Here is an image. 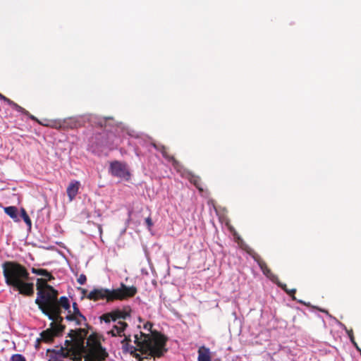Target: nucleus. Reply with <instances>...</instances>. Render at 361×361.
<instances>
[{
	"label": "nucleus",
	"mask_w": 361,
	"mask_h": 361,
	"mask_svg": "<svg viewBox=\"0 0 361 361\" xmlns=\"http://www.w3.org/2000/svg\"><path fill=\"white\" fill-rule=\"evenodd\" d=\"M276 284L280 287L288 295H290L293 300H295L296 298H295V294L296 293V289L295 288H293V289H288L287 286L284 283H281L280 281H277L276 282Z\"/></svg>",
	"instance_id": "nucleus-23"
},
{
	"label": "nucleus",
	"mask_w": 361,
	"mask_h": 361,
	"mask_svg": "<svg viewBox=\"0 0 361 361\" xmlns=\"http://www.w3.org/2000/svg\"><path fill=\"white\" fill-rule=\"evenodd\" d=\"M51 280L45 279H37L36 288L37 296L35 299V303L38 307L44 304H49L51 300L58 298L59 292L47 283Z\"/></svg>",
	"instance_id": "nucleus-5"
},
{
	"label": "nucleus",
	"mask_w": 361,
	"mask_h": 361,
	"mask_svg": "<svg viewBox=\"0 0 361 361\" xmlns=\"http://www.w3.org/2000/svg\"><path fill=\"white\" fill-rule=\"evenodd\" d=\"M4 212L9 216L14 221H20L18 218V212L16 207L10 206L4 208Z\"/></svg>",
	"instance_id": "nucleus-20"
},
{
	"label": "nucleus",
	"mask_w": 361,
	"mask_h": 361,
	"mask_svg": "<svg viewBox=\"0 0 361 361\" xmlns=\"http://www.w3.org/2000/svg\"><path fill=\"white\" fill-rule=\"evenodd\" d=\"M245 251L247 254H249L255 261H256L260 256L252 248L250 247H246Z\"/></svg>",
	"instance_id": "nucleus-29"
},
{
	"label": "nucleus",
	"mask_w": 361,
	"mask_h": 361,
	"mask_svg": "<svg viewBox=\"0 0 361 361\" xmlns=\"http://www.w3.org/2000/svg\"><path fill=\"white\" fill-rule=\"evenodd\" d=\"M80 183L78 180H73L70 182L66 189L69 201H73L78 193Z\"/></svg>",
	"instance_id": "nucleus-15"
},
{
	"label": "nucleus",
	"mask_w": 361,
	"mask_h": 361,
	"mask_svg": "<svg viewBox=\"0 0 361 361\" xmlns=\"http://www.w3.org/2000/svg\"><path fill=\"white\" fill-rule=\"evenodd\" d=\"M153 324L147 322L144 329L151 332V335L140 332V335H135V343L140 348L142 354L148 353L154 357H161L167 351L165 348L167 338L157 331H152Z\"/></svg>",
	"instance_id": "nucleus-1"
},
{
	"label": "nucleus",
	"mask_w": 361,
	"mask_h": 361,
	"mask_svg": "<svg viewBox=\"0 0 361 361\" xmlns=\"http://www.w3.org/2000/svg\"><path fill=\"white\" fill-rule=\"evenodd\" d=\"M188 179L197 188V189H198L200 192H203V183L200 176L190 173L188 174Z\"/></svg>",
	"instance_id": "nucleus-17"
},
{
	"label": "nucleus",
	"mask_w": 361,
	"mask_h": 361,
	"mask_svg": "<svg viewBox=\"0 0 361 361\" xmlns=\"http://www.w3.org/2000/svg\"><path fill=\"white\" fill-rule=\"evenodd\" d=\"M19 293L25 296H32L34 294V283L20 281L17 286H13Z\"/></svg>",
	"instance_id": "nucleus-10"
},
{
	"label": "nucleus",
	"mask_w": 361,
	"mask_h": 361,
	"mask_svg": "<svg viewBox=\"0 0 361 361\" xmlns=\"http://www.w3.org/2000/svg\"><path fill=\"white\" fill-rule=\"evenodd\" d=\"M123 336H124V338L121 341L123 352L124 353H128L134 357L137 358L140 361H142V358L141 357L140 355L137 353V351L140 350V348L137 347L138 348H137L136 347L130 345V336H126L123 333Z\"/></svg>",
	"instance_id": "nucleus-8"
},
{
	"label": "nucleus",
	"mask_w": 361,
	"mask_h": 361,
	"mask_svg": "<svg viewBox=\"0 0 361 361\" xmlns=\"http://www.w3.org/2000/svg\"><path fill=\"white\" fill-rule=\"evenodd\" d=\"M128 324L123 321H118L116 324H114L112 329L108 331V334L113 337L115 336H123V333L127 328Z\"/></svg>",
	"instance_id": "nucleus-14"
},
{
	"label": "nucleus",
	"mask_w": 361,
	"mask_h": 361,
	"mask_svg": "<svg viewBox=\"0 0 361 361\" xmlns=\"http://www.w3.org/2000/svg\"><path fill=\"white\" fill-rule=\"evenodd\" d=\"M64 344L68 350L67 353L63 355L64 357L69 356V352H71L72 350L76 351V349L73 346V339L71 338V340H66Z\"/></svg>",
	"instance_id": "nucleus-25"
},
{
	"label": "nucleus",
	"mask_w": 361,
	"mask_h": 361,
	"mask_svg": "<svg viewBox=\"0 0 361 361\" xmlns=\"http://www.w3.org/2000/svg\"><path fill=\"white\" fill-rule=\"evenodd\" d=\"M32 273L37 274L38 276H42V279H45L47 280H54V277L51 274V272L48 271L47 269H38L32 267L31 269Z\"/></svg>",
	"instance_id": "nucleus-19"
},
{
	"label": "nucleus",
	"mask_w": 361,
	"mask_h": 361,
	"mask_svg": "<svg viewBox=\"0 0 361 361\" xmlns=\"http://www.w3.org/2000/svg\"><path fill=\"white\" fill-rule=\"evenodd\" d=\"M39 310L48 318L51 320L50 326L51 328H55V331L62 332L65 326L62 325L63 318L61 317V308L71 312V305L69 300L66 296H62L59 299H54L51 300L49 304H44L39 307Z\"/></svg>",
	"instance_id": "nucleus-3"
},
{
	"label": "nucleus",
	"mask_w": 361,
	"mask_h": 361,
	"mask_svg": "<svg viewBox=\"0 0 361 361\" xmlns=\"http://www.w3.org/2000/svg\"><path fill=\"white\" fill-rule=\"evenodd\" d=\"M198 361H211L209 349L202 346L198 350Z\"/></svg>",
	"instance_id": "nucleus-21"
},
{
	"label": "nucleus",
	"mask_w": 361,
	"mask_h": 361,
	"mask_svg": "<svg viewBox=\"0 0 361 361\" xmlns=\"http://www.w3.org/2000/svg\"><path fill=\"white\" fill-rule=\"evenodd\" d=\"M8 105H10L12 107V109H13L16 111L28 116L31 120L36 121L39 125H42L43 126H47V127H56V125H51L50 123H41L37 118H36L35 116L30 114L28 111H27L23 107L20 106V105H18L17 103L14 102L12 100L10 102Z\"/></svg>",
	"instance_id": "nucleus-11"
},
{
	"label": "nucleus",
	"mask_w": 361,
	"mask_h": 361,
	"mask_svg": "<svg viewBox=\"0 0 361 361\" xmlns=\"http://www.w3.org/2000/svg\"><path fill=\"white\" fill-rule=\"evenodd\" d=\"M20 216L23 218L25 223L26 224V225L27 226L28 229L30 230L32 227V221L24 208L20 209Z\"/></svg>",
	"instance_id": "nucleus-24"
},
{
	"label": "nucleus",
	"mask_w": 361,
	"mask_h": 361,
	"mask_svg": "<svg viewBox=\"0 0 361 361\" xmlns=\"http://www.w3.org/2000/svg\"><path fill=\"white\" fill-rule=\"evenodd\" d=\"M101 321H104L105 323H109L111 322H116L117 321V318L115 317V313L114 310H112L110 312H107L105 314H103L100 317Z\"/></svg>",
	"instance_id": "nucleus-22"
},
{
	"label": "nucleus",
	"mask_w": 361,
	"mask_h": 361,
	"mask_svg": "<svg viewBox=\"0 0 361 361\" xmlns=\"http://www.w3.org/2000/svg\"><path fill=\"white\" fill-rule=\"evenodd\" d=\"M86 292H87V290H86L82 289V293H85Z\"/></svg>",
	"instance_id": "nucleus-39"
},
{
	"label": "nucleus",
	"mask_w": 361,
	"mask_h": 361,
	"mask_svg": "<svg viewBox=\"0 0 361 361\" xmlns=\"http://www.w3.org/2000/svg\"><path fill=\"white\" fill-rule=\"evenodd\" d=\"M2 268L5 281L10 286H17L20 281H27L30 279L27 269L16 262H5Z\"/></svg>",
	"instance_id": "nucleus-4"
},
{
	"label": "nucleus",
	"mask_w": 361,
	"mask_h": 361,
	"mask_svg": "<svg viewBox=\"0 0 361 361\" xmlns=\"http://www.w3.org/2000/svg\"><path fill=\"white\" fill-rule=\"evenodd\" d=\"M66 319L68 321L75 322L76 325H82V322H86L85 317L80 312L76 302L73 303V313L68 312Z\"/></svg>",
	"instance_id": "nucleus-9"
},
{
	"label": "nucleus",
	"mask_w": 361,
	"mask_h": 361,
	"mask_svg": "<svg viewBox=\"0 0 361 361\" xmlns=\"http://www.w3.org/2000/svg\"><path fill=\"white\" fill-rule=\"evenodd\" d=\"M11 361H26V360L23 355L15 354L11 356Z\"/></svg>",
	"instance_id": "nucleus-31"
},
{
	"label": "nucleus",
	"mask_w": 361,
	"mask_h": 361,
	"mask_svg": "<svg viewBox=\"0 0 361 361\" xmlns=\"http://www.w3.org/2000/svg\"><path fill=\"white\" fill-rule=\"evenodd\" d=\"M39 121L42 123H50L51 125H56V127H54V128H61V124L59 122H57L56 121H47V122H46V121L42 122L41 121Z\"/></svg>",
	"instance_id": "nucleus-34"
},
{
	"label": "nucleus",
	"mask_w": 361,
	"mask_h": 361,
	"mask_svg": "<svg viewBox=\"0 0 361 361\" xmlns=\"http://www.w3.org/2000/svg\"><path fill=\"white\" fill-rule=\"evenodd\" d=\"M115 313V317L118 320L119 319H126L128 317H130L131 309L130 307H125L123 310L116 309L114 310Z\"/></svg>",
	"instance_id": "nucleus-18"
},
{
	"label": "nucleus",
	"mask_w": 361,
	"mask_h": 361,
	"mask_svg": "<svg viewBox=\"0 0 361 361\" xmlns=\"http://www.w3.org/2000/svg\"><path fill=\"white\" fill-rule=\"evenodd\" d=\"M245 251L247 254H249L255 261H256L260 256L252 248L250 247H246Z\"/></svg>",
	"instance_id": "nucleus-28"
},
{
	"label": "nucleus",
	"mask_w": 361,
	"mask_h": 361,
	"mask_svg": "<svg viewBox=\"0 0 361 361\" xmlns=\"http://www.w3.org/2000/svg\"><path fill=\"white\" fill-rule=\"evenodd\" d=\"M160 152L161 153L162 156L169 162L172 164V165L176 168L179 165V162L173 156L171 155L169 152L168 149L165 146H160Z\"/></svg>",
	"instance_id": "nucleus-16"
},
{
	"label": "nucleus",
	"mask_w": 361,
	"mask_h": 361,
	"mask_svg": "<svg viewBox=\"0 0 361 361\" xmlns=\"http://www.w3.org/2000/svg\"><path fill=\"white\" fill-rule=\"evenodd\" d=\"M61 332L55 331V328H50L45 331H43L40 334V338L37 339L36 348H38L40 342L50 343L54 340L55 336H59Z\"/></svg>",
	"instance_id": "nucleus-13"
},
{
	"label": "nucleus",
	"mask_w": 361,
	"mask_h": 361,
	"mask_svg": "<svg viewBox=\"0 0 361 361\" xmlns=\"http://www.w3.org/2000/svg\"><path fill=\"white\" fill-rule=\"evenodd\" d=\"M81 352L82 351H71L69 352V354L71 353V359L73 360V361H81L82 360V355H81Z\"/></svg>",
	"instance_id": "nucleus-26"
},
{
	"label": "nucleus",
	"mask_w": 361,
	"mask_h": 361,
	"mask_svg": "<svg viewBox=\"0 0 361 361\" xmlns=\"http://www.w3.org/2000/svg\"><path fill=\"white\" fill-rule=\"evenodd\" d=\"M77 281L79 284L84 285L87 281L86 276L83 274H80L78 278Z\"/></svg>",
	"instance_id": "nucleus-33"
},
{
	"label": "nucleus",
	"mask_w": 361,
	"mask_h": 361,
	"mask_svg": "<svg viewBox=\"0 0 361 361\" xmlns=\"http://www.w3.org/2000/svg\"><path fill=\"white\" fill-rule=\"evenodd\" d=\"M110 169L111 174L119 178H126L129 176V173L126 166L119 161H114L111 164Z\"/></svg>",
	"instance_id": "nucleus-12"
},
{
	"label": "nucleus",
	"mask_w": 361,
	"mask_h": 361,
	"mask_svg": "<svg viewBox=\"0 0 361 361\" xmlns=\"http://www.w3.org/2000/svg\"><path fill=\"white\" fill-rule=\"evenodd\" d=\"M0 99L1 100H3L4 102H5L6 103H7L8 104H9L10 102L11 101V99H10L9 98L5 97L4 94H2L1 92H0Z\"/></svg>",
	"instance_id": "nucleus-36"
},
{
	"label": "nucleus",
	"mask_w": 361,
	"mask_h": 361,
	"mask_svg": "<svg viewBox=\"0 0 361 361\" xmlns=\"http://www.w3.org/2000/svg\"><path fill=\"white\" fill-rule=\"evenodd\" d=\"M145 223L149 229L153 226V223L150 216H148L145 219Z\"/></svg>",
	"instance_id": "nucleus-35"
},
{
	"label": "nucleus",
	"mask_w": 361,
	"mask_h": 361,
	"mask_svg": "<svg viewBox=\"0 0 361 361\" xmlns=\"http://www.w3.org/2000/svg\"><path fill=\"white\" fill-rule=\"evenodd\" d=\"M348 336L350 337V341L353 343V345L357 348V350L361 352V350L360 349V348L358 347L357 343L355 341V338H354L352 330H350V331L348 332Z\"/></svg>",
	"instance_id": "nucleus-32"
},
{
	"label": "nucleus",
	"mask_w": 361,
	"mask_h": 361,
	"mask_svg": "<svg viewBox=\"0 0 361 361\" xmlns=\"http://www.w3.org/2000/svg\"><path fill=\"white\" fill-rule=\"evenodd\" d=\"M99 124L100 125V126H103V123L102 121L99 122Z\"/></svg>",
	"instance_id": "nucleus-38"
},
{
	"label": "nucleus",
	"mask_w": 361,
	"mask_h": 361,
	"mask_svg": "<svg viewBox=\"0 0 361 361\" xmlns=\"http://www.w3.org/2000/svg\"><path fill=\"white\" fill-rule=\"evenodd\" d=\"M137 293V289L135 286H128L121 283L119 288L111 290L104 288H94L86 298L93 301L106 300L107 302H111L114 300H125L133 298Z\"/></svg>",
	"instance_id": "nucleus-2"
},
{
	"label": "nucleus",
	"mask_w": 361,
	"mask_h": 361,
	"mask_svg": "<svg viewBox=\"0 0 361 361\" xmlns=\"http://www.w3.org/2000/svg\"><path fill=\"white\" fill-rule=\"evenodd\" d=\"M151 145L154 148L160 152V146H161V145H157L154 142H152Z\"/></svg>",
	"instance_id": "nucleus-37"
},
{
	"label": "nucleus",
	"mask_w": 361,
	"mask_h": 361,
	"mask_svg": "<svg viewBox=\"0 0 361 361\" xmlns=\"http://www.w3.org/2000/svg\"><path fill=\"white\" fill-rule=\"evenodd\" d=\"M262 272L266 276L269 278L271 281L277 282L276 281H275V279H277V277L272 273V271L269 267Z\"/></svg>",
	"instance_id": "nucleus-27"
},
{
	"label": "nucleus",
	"mask_w": 361,
	"mask_h": 361,
	"mask_svg": "<svg viewBox=\"0 0 361 361\" xmlns=\"http://www.w3.org/2000/svg\"><path fill=\"white\" fill-rule=\"evenodd\" d=\"M87 333V330L85 329L71 330L68 333V336L73 339V346L76 351H83L85 350L84 343Z\"/></svg>",
	"instance_id": "nucleus-6"
},
{
	"label": "nucleus",
	"mask_w": 361,
	"mask_h": 361,
	"mask_svg": "<svg viewBox=\"0 0 361 361\" xmlns=\"http://www.w3.org/2000/svg\"><path fill=\"white\" fill-rule=\"evenodd\" d=\"M108 355L106 350L99 344L89 350L84 356V360L85 361H104Z\"/></svg>",
	"instance_id": "nucleus-7"
},
{
	"label": "nucleus",
	"mask_w": 361,
	"mask_h": 361,
	"mask_svg": "<svg viewBox=\"0 0 361 361\" xmlns=\"http://www.w3.org/2000/svg\"><path fill=\"white\" fill-rule=\"evenodd\" d=\"M255 262L260 267L262 271H264L266 269L269 267L267 263L262 259L261 257H259Z\"/></svg>",
	"instance_id": "nucleus-30"
}]
</instances>
